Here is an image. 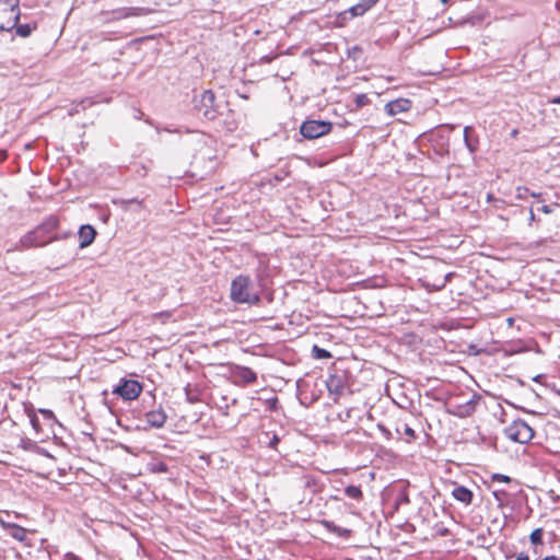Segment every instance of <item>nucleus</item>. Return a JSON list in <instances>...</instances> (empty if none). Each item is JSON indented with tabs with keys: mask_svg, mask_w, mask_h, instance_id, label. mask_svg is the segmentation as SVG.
Wrapping results in <instances>:
<instances>
[{
	"mask_svg": "<svg viewBox=\"0 0 560 560\" xmlns=\"http://www.w3.org/2000/svg\"><path fill=\"white\" fill-rule=\"evenodd\" d=\"M380 0H361L355 5L349 9L351 16L363 15L366 11L373 8Z\"/></svg>",
	"mask_w": 560,
	"mask_h": 560,
	"instance_id": "2eb2a0df",
	"label": "nucleus"
},
{
	"mask_svg": "<svg viewBox=\"0 0 560 560\" xmlns=\"http://www.w3.org/2000/svg\"><path fill=\"white\" fill-rule=\"evenodd\" d=\"M148 469L150 472H153V474H165L168 471V466L166 463L159 460V462L149 463Z\"/></svg>",
	"mask_w": 560,
	"mask_h": 560,
	"instance_id": "5701e85b",
	"label": "nucleus"
},
{
	"mask_svg": "<svg viewBox=\"0 0 560 560\" xmlns=\"http://www.w3.org/2000/svg\"><path fill=\"white\" fill-rule=\"evenodd\" d=\"M549 102L551 104H559L560 105V96H555Z\"/></svg>",
	"mask_w": 560,
	"mask_h": 560,
	"instance_id": "79ce46f5",
	"label": "nucleus"
},
{
	"mask_svg": "<svg viewBox=\"0 0 560 560\" xmlns=\"http://www.w3.org/2000/svg\"><path fill=\"white\" fill-rule=\"evenodd\" d=\"M448 533V530L445 528V529H441V534L442 535H446Z\"/></svg>",
	"mask_w": 560,
	"mask_h": 560,
	"instance_id": "de8ad7c7",
	"label": "nucleus"
},
{
	"mask_svg": "<svg viewBox=\"0 0 560 560\" xmlns=\"http://www.w3.org/2000/svg\"><path fill=\"white\" fill-rule=\"evenodd\" d=\"M540 377H541V375H537L536 377H534V381L537 382V381H539Z\"/></svg>",
	"mask_w": 560,
	"mask_h": 560,
	"instance_id": "8fccbe9b",
	"label": "nucleus"
},
{
	"mask_svg": "<svg viewBox=\"0 0 560 560\" xmlns=\"http://www.w3.org/2000/svg\"><path fill=\"white\" fill-rule=\"evenodd\" d=\"M452 497L458 501V502H462L464 503L465 505H469L471 504L472 502V499H474V493L471 490H469L467 487L465 486H456L453 490H452Z\"/></svg>",
	"mask_w": 560,
	"mask_h": 560,
	"instance_id": "4468645a",
	"label": "nucleus"
},
{
	"mask_svg": "<svg viewBox=\"0 0 560 560\" xmlns=\"http://www.w3.org/2000/svg\"><path fill=\"white\" fill-rule=\"evenodd\" d=\"M345 494L355 501H361L363 499V492L360 486L350 485L347 486L343 490Z\"/></svg>",
	"mask_w": 560,
	"mask_h": 560,
	"instance_id": "4be33fe9",
	"label": "nucleus"
},
{
	"mask_svg": "<svg viewBox=\"0 0 560 560\" xmlns=\"http://www.w3.org/2000/svg\"><path fill=\"white\" fill-rule=\"evenodd\" d=\"M55 240H57L56 236L49 237L44 232H42L38 226H36L34 230L30 231L21 237L20 246L22 248L42 247Z\"/></svg>",
	"mask_w": 560,
	"mask_h": 560,
	"instance_id": "0eeeda50",
	"label": "nucleus"
},
{
	"mask_svg": "<svg viewBox=\"0 0 560 560\" xmlns=\"http://www.w3.org/2000/svg\"><path fill=\"white\" fill-rule=\"evenodd\" d=\"M450 0H441L442 3H447Z\"/></svg>",
	"mask_w": 560,
	"mask_h": 560,
	"instance_id": "603ef678",
	"label": "nucleus"
},
{
	"mask_svg": "<svg viewBox=\"0 0 560 560\" xmlns=\"http://www.w3.org/2000/svg\"><path fill=\"white\" fill-rule=\"evenodd\" d=\"M411 108V101L408 98H397L385 104V113L388 116H396L408 112Z\"/></svg>",
	"mask_w": 560,
	"mask_h": 560,
	"instance_id": "9d476101",
	"label": "nucleus"
},
{
	"mask_svg": "<svg viewBox=\"0 0 560 560\" xmlns=\"http://www.w3.org/2000/svg\"><path fill=\"white\" fill-rule=\"evenodd\" d=\"M332 129V124L327 120H305L301 127V135L310 140L317 139L328 135Z\"/></svg>",
	"mask_w": 560,
	"mask_h": 560,
	"instance_id": "39448f33",
	"label": "nucleus"
},
{
	"mask_svg": "<svg viewBox=\"0 0 560 560\" xmlns=\"http://www.w3.org/2000/svg\"><path fill=\"white\" fill-rule=\"evenodd\" d=\"M5 528L8 534L18 541H24L27 538L26 529L18 524L9 523Z\"/></svg>",
	"mask_w": 560,
	"mask_h": 560,
	"instance_id": "f3484780",
	"label": "nucleus"
},
{
	"mask_svg": "<svg viewBox=\"0 0 560 560\" xmlns=\"http://www.w3.org/2000/svg\"><path fill=\"white\" fill-rule=\"evenodd\" d=\"M377 429L382 432L386 440H389L392 438L390 431L384 424L378 423Z\"/></svg>",
	"mask_w": 560,
	"mask_h": 560,
	"instance_id": "2f4dec72",
	"label": "nucleus"
},
{
	"mask_svg": "<svg viewBox=\"0 0 560 560\" xmlns=\"http://www.w3.org/2000/svg\"><path fill=\"white\" fill-rule=\"evenodd\" d=\"M539 210L541 212H544L545 214H550L553 211L551 206H548V205H544Z\"/></svg>",
	"mask_w": 560,
	"mask_h": 560,
	"instance_id": "4c0bfd02",
	"label": "nucleus"
},
{
	"mask_svg": "<svg viewBox=\"0 0 560 560\" xmlns=\"http://www.w3.org/2000/svg\"><path fill=\"white\" fill-rule=\"evenodd\" d=\"M479 400L480 396L474 394L471 398L465 402L451 404L447 409V412L458 418L470 417L476 411Z\"/></svg>",
	"mask_w": 560,
	"mask_h": 560,
	"instance_id": "6e6552de",
	"label": "nucleus"
},
{
	"mask_svg": "<svg viewBox=\"0 0 560 560\" xmlns=\"http://www.w3.org/2000/svg\"><path fill=\"white\" fill-rule=\"evenodd\" d=\"M527 197L536 198L540 202L545 201L541 192L532 191L527 187H517L516 188V198L517 199L523 200V199H526Z\"/></svg>",
	"mask_w": 560,
	"mask_h": 560,
	"instance_id": "6ab92c4d",
	"label": "nucleus"
},
{
	"mask_svg": "<svg viewBox=\"0 0 560 560\" xmlns=\"http://www.w3.org/2000/svg\"><path fill=\"white\" fill-rule=\"evenodd\" d=\"M326 386L330 394L339 396L345 389L343 377L337 374H331L326 381Z\"/></svg>",
	"mask_w": 560,
	"mask_h": 560,
	"instance_id": "f8f14e48",
	"label": "nucleus"
},
{
	"mask_svg": "<svg viewBox=\"0 0 560 560\" xmlns=\"http://www.w3.org/2000/svg\"><path fill=\"white\" fill-rule=\"evenodd\" d=\"M425 288L430 291V292H436V291H441L442 289H444L445 287L443 285V283L438 280L433 283H427L425 284Z\"/></svg>",
	"mask_w": 560,
	"mask_h": 560,
	"instance_id": "c756f323",
	"label": "nucleus"
},
{
	"mask_svg": "<svg viewBox=\"0 0 560 560\" xmlns=\"http://www.w3.org/2000/svg\"><path fill=\"white\" fill-rule=\"evenodd\" d=\"M493 495L499 502H501L503 497L506 495V492L504 490H494Z\"/></svg>",
	"mask_w": 560,
	"mask_h": 560,
	"instance_id": "72a5a7b5",
	"label": "nucleus"
},
{
	"mask_svg": "<svg viewBox=\"0 0 560 560\" xmlns=\"http://www.w3.org/2000/svg\"><path fill=\"white\" fill-rule=\"evenodd\" d=\"M409 503H410V500H409L407 490L406 489L400 490L397 493L396 499H395L396 509H398L400 505L409 504Z\"/></svg>",
	"mask_w": 560,
	"mask_h": 560,
	"instance_id": "393cba45",
	"label": "nucleus"
},
{
	"mask_svg": "<svg viewBox=\"0 0 560 560\" xmlns=\"http://www.w3.org/2000/svg\"><path fill=\"white\" fill-rule=\"evenodd\" d=\"M3 8H0V31L11 32L20 21V0H3Z\"/></svg>",
	"mask_w": 560,
	"mask_h": 560,
	"instance_id": "7ed1b4c3",
	"label": "nucleus"
},
{
	"mask_svg": "<svg viewBox=\"0 0 560 560\" xmlns=\"http://www.w3.org/2000/svg\"><path fill=\"white\" fill-rule=\"evenodd\" d=\"M7 159V151L0 150V162L4 161Z\"/></svg>",
	"mask_w": 560,
	"mask_h": 560,
	"instance_id": "37998d69",
	"label": "nucleus"
},
{
	"mask_svg": "<svg viewBox=\"0 0 560 560\" xmlns=\"http://www.w3.org/2000/svg\"><path fill=\"white\" fill-rule=\"evenodd\" d=\"M142 116H143V113L141 110H136V114H135L136 119H141Z\"/></svg>",
	"mask_w": 560,
	"mask_h": 560,
	"instance_id": "c03bdc74",
	"label": "nucleus"
},
{
	"mask_svg": "<svg viewBox=\"0 0 560 560\" xmlns=\"http://www.w3.org/2000/svg\"><path fill=\"white\" fill-rule=\"evenodd\" d=\"M542 536H544V529L542 528H536L534 529L529 535V540L533 545H542Z\"/></svg>",
	"mask_w": 560,
	"mask_h": 560,
	"instance_id": "a878e982",
	"label": "nucleus"
},
{
	"mask_svg": "<svg viewBox=\"0 0 560 560\" xmlns=\"http://www.w3.org/2000/svg\"><path fill=\"white\" fill-rule=\"evenodd\" d=\"M144 13L143 8H124L114 12L116 19H125L129 16H139Z\"/></svg>",
	"mask_w": 560,
	"mask_h": 560,
	"instance_id": "a211bd4d",
	"label": "nucleus"
},
{
	"mask_svg": "<svg viewBox=\"0 0 560 560\" xmlns=\"http://www.w3.org/2000/svg\"><path fill=\"white\" fill-rule=\"evenodd\" d=\"M504 434L513 442L525 444L533 439L534 430L525 420L516 419L504 429Z\"/></svg>",
	"mask_w": 560,
	"mask_h": 560,
	"instance_id": "20e7f679",
	"label": "nucleus"
},
{
	"mask_svg": "<svg viewBox=\"0 0 560 560\" xmlns=\"http://www.w3.org/2000/svg\"><path fill=\"white\" fill-rule=\"evenodd\" d=\"M230 295L238 304L256 305L260 302V294L248 276L241 275L232 281Z\"/></svg>",
	"mask_w": 560,
	"mask_h": 560,
	"instance_id": "f257e3e1",
	"label": "nucleus"
},
{
	"mask_svg": "<svg viewBox=\"0 0 560 560\" xmlns=\"http://www.w3.org/2000/svg\"><path fill=\"white\" fill-rule=\"evenodd\" d=\"M78 236L80 240L79 247L85 248L94 242L95 236H96V231L92 225L84 224V225H81V228L79 229Z\"/></svg>",
	"mask_w": 560,
	"mask_h": 560,
	"instance_id": "9b49d317",
	"label": "nucleus"
},
{
	"mask_svg": "<svg viewBox=\"0 0 560 560\" xmlns=\"http://www.w3.org/2000/svg\"><path fill=\"white\" fill-rule=\"evenodd\" d=\"M8 18H9V15H8V14H3V15H2V21H7V20H8Z\"/></svg>",
	"mask_w": 560,
	"mask_h": 560,
	"instance_id": "09e8293b",
	"label": "nucleus"
},
{
	"mask_svg": "<svg viewBox=\"0 0 560 560\" xmlns=\"http://www.w3.org/2000/svg\"><path fill=\"white\" fill-rule=\"evenodd\" d=\"M553 390L560 396V389L553 388Z\"/></svg>",
	"mask_w": 560,
	"mask_h": 560,
	"instance_id": "3c124183",
	"label": "nucleus"
},
{
	"mask_svg": "<svg viewBox=\"0 0 560 560\" xmlns=\"http://www.w3.org/2000/svg\"><path fill=\"white\" fill-rule=\"evenodd\" d=\"M194 108L206 120H214L220 114V106L215 102V95L211 90H205L194 98Z\"/></svg>",
	"mask_w": 560,
	"mask_h": 560,
	"instance_id": "f03ea898",
	"label": "nucleus"
},
{
	"mask_svg": "<svg viewBox=\"0 0 560 560\" xmlns=\"http://www.w3.org/2000/svg\"><path fill=\"white\" fill-rule=\"evenodd\" d=\"M129 202H130V203H136L137 206H140V202H139V201H137V200H130Z\"/></svg>",
	"mask_w": 560,
	"mask_h": 560,
	"instance_id": "49530a36",
	"label": "nucleus"
},
{
	"mask_svg": "<svg viewBox=\"0 0 560 560\" xmlns=\"http://www.w3.org/2000/svg\"><path fill=\"white\" fill-rule=\"evenodd\" d=\"M535 220H536V215H535V213H534L533 208H530V210H529V222L532 223V222H534Z\"/></svg>",
	"mask_w": 560,
	"mask_h": 560,
	"instance_id": "a19ab883",
	"label": "nucleus"
},
{
	"mask_svg": "<svg viewBox=\"0 0 560 560\" xmlns=\"http://www.w3.org/2000/svg\"><path fill=\"white\" fill-rule=\"evenodd\" d=\"M354 103L358 108H361L363 106H366L370 103V98L368 97L366 94L361 93V94L355 95Z\"/></svg>",
	"mask_w": 560,
	"mask_h": 560,
	"instance_id": "c85d7f7f",
	"label": "nucleus"
},
{
	"mask_svg": "<svg viewBox=\"0 0 560 560\" xmlns=\"http://www.w3.org/2000/svg\"><path fill=\"white\" fill-rule=\"evenodd\" d=\"M68 557L71 559V560H80L79 557H77L73 553H69Z\"/></svg>",
	"mask_w": 560,
	"mask_h": 560,
	"instance_id": "a18cd8bd",
	"label": "nucleus"
},
{
	"mask_svg": "<svg viewBox=\"0 0 560 560\" xmlns=\"http://www.w3.org/2000/svg\"><path fill=\"white\" fill-rule=\"evenodd\" d=\"M30 420H31V424H32L33 429H34L36 432H39V430H40V424H39V420H38V418H37L35 415H32Z\"/></svg>",
	"mask_w": 560,
	"mask_h": 560,
	"instance_id": "473e14b6",
	"label": "nucleus"
},
{
	"mask_svg": "<svg viewBox=\"0 0 560 560\" xmlns=\"http://www.w3.org/2000/svg\"><path fill=\"white\" fill-rule=\"evenodd\" d=\"M454 276V272H448L447 275L444 276L443 279H441L440 281L443 283V285L445 287L447 282L451 281V279L453 278Z\"/></svg>",
	"mask_w": 560,
	"mask_h": 560,
	"instance_id": "c9c22d12",
	"label": "nucleus"
},
{
	"mask_svg": "<svg viewBox=\"0 0 560 560\" xmlns=\"http://www.w3.org/2000/svg\"><path fill=\"white\" fill-rule=\"evenodd\" d=\"M18 36L26 38L28 37L34 30H36V23L34 24H15L14 28Z\"/></svg>",
	"mask_w": 560,
	"mask_h": 560,
	"instance_id": "aec40b11",
	"label": "nucleus"
},
{
	"mask_svg": "<svg viewBox=\"0 0 560 560\" xmlns=\"http://www.w3.org/2000/svg\"><path fill=\"white\" fill-rule=\"evenodd\" d=\"M515 560H529V556L526 552H520Z\"/></svg>",
	"mask_w": 560,
	"mask_h": 560,
	"instance_id": "ea45409f",
	"label": "nucleus"
},
{
	"mask_svg": "<svg viewBox=\"0 0 560 560\" xmlns=\"http://www.w3.org/2000/svg\"><path fill=\"white\" fill-rule=\"evenodd\" d=\"M472 130V127L470 126H466L464 128V140L465 139H469L471 136H470V131Z\"/></svg>",
	"mask_w": 560,
	"mask_h": 560,
	"instance_id": "58836bf2",
	"label": "nucleus"
},
{
	"mask_svg": "<svg viewBox=\"0 0 560 560\" xmlns=\"http://www.w3.org/2000/svg\"><path fill=\"white\" fill-rule=\"evenodd\" d=\"M312 355H313V358L318 359V360L319 359H330L332 357L328 350L320 348L317 345L313 346Z\"/></svg>",
	"mask_w": 560,
	"mask_h": 560,
	"instance_id": "b1692460",
	"label": "nucleus"
},
{
	"mask_svg": "<svg viewBox=\"0 0 560 560\" xmlns=\"http://www.w3.org/2000/svg\"><path fill=\"white\" fill-rule=\"evenodd\" d=\"M323 526L330 533L341 537V538H349L352 534V530L349 528H343L340 526H337L334 522L324 520L322 522Z\"/></svg>",
	"mask_w": 560,
	"mask_h": 560,
	"instance_id": "dca6fc26",
	"label": "nucleus"
},
{
	"mask_svg": "<svg viewBox=\"0 0 560 560\" xmlns=\"http://www.w3.org/2000/svg\"><path fill=\"white\" fill-rule=\"evenodd\" d=\"M39 411L48 419L55 418L54 412L49 409H40Z\"/></svg>",
	"mask_w": 560,
	"mask_h": 560,
	"instance_id": "e433bc0d",
	"label": "nucleus"
},
{
	"mask_svg": "<svg viewBox=\"0 0 560 560\" xmlns=\"http://www.w3.org/2000/svg\"><path fill=\"white\" fill-rule=\"evenodd\" d=\"M464 142L470 153H475L478 150L479 140L477 137H470L469 139H465Z\"/></svg>",
	"mask_w": 560,
	"mask_h": 560,
	"instance_id": "bb28decb",
	"label": "nucleus"
},
{
	"mask_svg": "<svg viewBox=\"0 0 560 560\" xmlns=\"http://www.w3.org/2000/svg\"><path fill=\"white\" fill-rule=\"evenodd\" d=\"M236 384L248 385L257 381V374L248 366L236 365L232 372Z\"/></svg>",
	"mask_w": 560,
	"mask_h": 560,
	"instance_id": "1a4fd4ad",
	"label": "nucleus"
},
{
	"mask_svg": "<svg viewBox=\"0 0 560 560\" xmlns=\"http://www.w3.org/2000/svg\"><path fill=\"white\" fill-rule=\"evenodd\" d=\"M492 481H500V482H511V477L502 474H493L491 477Z\"/></svg>",
	"mask_w": 560,
	"mask_h": 560,
	"instance_id": "7c9ffc66",
	"label": "nucleus"
},
{
	"mask_svg": "<svg viewBox=\"0 0 560 560\" xmlns=\"http://www.w3.org/2000/svg\"><path fill=\"white\" fill-rule=\"evenodd\" d=\"M58 224L59 220L56 217H49L42 224H39L38 228L48 236L49 233L58 228Z\"/></svg>",
	"mask_w": 560,
	"mask_h": 560,
	"instance_id": "412c9836",
	"label": "nucleus"
},
{
	"mask_svg": "<svg viewBox=\"0 0 560 560\" xmlns=\"http://www.w3.org/2000/svg\"><path fill=\"white\" fill-rule=\"evenodd\" d=\"M142 392V384L136 380L121 378L113 388V394L121 397L124 400H135Z\"/></svg>",
	"mask_w": 560,
	"mask_h": 560,
	"instance_id": "423d86ee",
	"label": "nucleus"
},
{
	"mask_svg": "<svg viewBox=\"0 0 560 560\" xmlns=\"http://www.w3.org/2000/svg\"><path fill=\"white\" fill-rule=\"evenodd\" d=\"M397 433H401V430L399 428L396 429ZM402 433L408 436V441L416 439V432L415 430L409 427L407 423L402 424Z\"/></svg>",
	"mask_w": 560,
	"mask_h": 560,
	"instance_id": "cd10ccee",
	"label": "nucleus"
},
{
	"mask_svg": "<svg viewBox=\"0 0 560 560\" xmlns=\"http://www.w3.org/2000/svg\"><path fill=\"white\" fill-rule=\"evenodd\" d=\"M280 439L278 435H273L270 442L268 443L269 447L275 448L277 444L279 443Z\"/></svg>",
	"mask_w": 560,
	"mask_h": 560,
	"instance_id": "f704fd0d",
	"label": "nucleus"
},
{
	"mask_svg": "<svg viewBox=\"0 0 560 560\" xmlns=\"http://www.w3.org/2000/svg\"><path fill=\"white\" fill-rule=\"evenodd\" d=\"M166 415L162 409L151 410L145 413V421L152 428H162L166 421Z\"/></svg>",
	"mask_w": 560,
	"mask_h": 560,
	"instance_id": "ddd939ff",
	"label": "nucleus"
}]
</instances>
